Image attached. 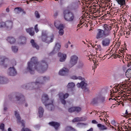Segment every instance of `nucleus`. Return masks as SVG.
Wrapping results in <instances>:
<instances>
[{"label": "nucleus", "instance_id": "nucleus-34", "mask_svg": "<svg viewBox=\"0 0 131 131\" xmlns=\"http://www.w3.org/2000/svg\"><path fill=\"white\" fill-rule=\"evenodd\" d=\"M75 86V84L73 83H68L67 86V88L68 89H72Z\"/></svg>", "mask_w": 131, "mask_h": 131}, {"label": "nucleus", "instance_id": "nucleus-15", "mask_svg": "<svg viewBox=\"0 0 131 131\" xmlns=\"http://www.w3.org/2000/svg\"><path fill=\"white\" fill-rule=\"evenodd\" d=\"M69 71V70L67 68H63L60 70L59 72V74L62 76L66 75L67 74Z\"/></svg>", "mask_w": 131, "mask_h": 131}, {"label": "nucleus", "instance_id": "nucleus-18", "mask_svg": "<svg viewBox=\"0 0 131 131\" xmlns=\"http://www.w3.org/2000/svg\"><path fill=\"white\" fill-rule=\"evenodd\" d=\"M49 99L47 95L44 94L42 95V97L41 101L42 103L44 104L47 103L49 100Z\"/></svg>", "mask_w": 131, "mask_h": 131}, {"label": "nucleus", "instance_id": "nucleus-39", "mask_svg": "<svg viewBox=\"0 0 131 131\" xmlns=\"http://www.w3.org/2000/svg\"><path fill=\"white\" fill-rule=\"evenodd\" d=\"M16 65V61L14 60H13L11 61L10 63V67H14V66Z\"/></svg>", "mask_w": 131, "mask_h": 131}, {"label": "nucleus", "instance_id": "nucleus-56", "mask_svg": "<svg viewBox=\"0 0 131 131\" xmlns=\"http://www.w3.org/2000/svg\"><path fill=\"white\" fill-rule=\"evenodd\" d=\"M58 12L57 11L56 12L54 13V14L53 15V16L55 17H56L57 16H58Z\"/></svg>", "mask_w": 131, "mask_h": 131}, {"label": "nucleus", "instance_id": "nucleus-42", "mask_svg": "<svg viewBox=\"0 0 131 131\" xmlns=\"http://www.w3.org/2000/svg\"><path fill=\"white\" fill-rule=\"evenodd\" d=\"M75 5V3L72 2H69L68 5V7H73Z\"/></svg>", "mask_w": 131, "mask_h": 131}, {"label": "nucleus", "instance_id": "nucleus-25", "mask_svg": "<svg viewBox=\"0 0 131 131\" xmlns=\"http://www.w3.org/2000/svg\"><path fill=\"white\" fill-rule=\"evenodd\" d=\"M44 112V110L42 107L40 106L39 108L38 113L39 114V117L40 118L43 115Z\"/></svg>", "mask_w": 131, "mask_h": 131}, {"label": "nucleus", "instance_id": "nucleus-12", "mask_svg": "<svg viewBox=\"0 0 131 131\" xmlns=\"http://www.w3.org/2000/svg\"><path fill=\"white\" fill-rule=\"evenodd\" d=\"M15 115L16 117L18 123H21L22 124V126L25 127V124L24 123V121L23 120L21 121V117L20 116L19 114L18 113H17L16 111L15 112Z\"/></svg>", "mask_w": 131, "mask_h": 131}, {"label": "nucleus", "instance_id": "nucleus-23", "mask_svg": "<svg viewBox=\"0 0 131 131\" xmlns=\"http://www.w3.org/2000/svg\"><path fill=\"white\" fill-rule=\"evenodd\" d=\"M6 40L11 44H13L16 41V40L15 38L12 37H7Z\"/></svg>", "mask_w": 131, "mask_h": 131}, {"label": "nucleus", "instance_id": "nucleus-31", "mask_svg": "<svg viewBox=\"0 0 131 131\" xmlns=\"http://www.w3.org/2000/svg\"><path fill=\"white\" fill-rule=\"evenodd\" d=\"M99 101L102 103H105V97L100 95H99Z\"/></svg>", "mask_w": 131, "mask_h": 131}, {"label": "nucleus", "instance_id": "nucleus-64", "mask_svg": "<svg viewBox=\"0 0 131 131\" xmlns=\"http://www.w3.org/2000/svg\"><path fill=\"white\" fill-rule=\"evenodd\" d=\"M125 114L126 115H130V114H128L127 110H126L125 112Z\"/></svg>", "mask_w": 131, "mask_h": 131}, {"label": "nucleus", "instance_id": "nucleus-41", "mask_svg": "<svg viewBox=\"0 0 131 131\" xmlns=\"http://www.w3.org/2000/svg\"><path fill=\"white\" fill-rule=\"evenodd\" d=\"M12 51L14 52H17L18 50V49L17 47L14 46H12Z\"/></svg>", "mask_w": 131, "mask_h": 131}, {"label": "nucleus", "instance_id": "nucleus-61", "mask_svg": "<svg viewBox=\"0 0 131 131\" xmlns=\"http://www.w3.org/2000/svg\"><path fill=\"white\" fill-rule=\"evenodd\" d=\"M86 131H93V129L92 128H91L89 130H87Z\"/></svg>", "mask_w": 131, "mask_h": 131}, {"label": "nucleus", "instance_id": "nucleus-44", "mask_svg": "<svg viewBox=\"0 0 131 131\" xmlns=\"http://www.w3.org/2000/svg\"><path fill=\"white\" fill-rule=\"evenodd\" d=\"M84 66V65L83 63L82 62H80L78 66V67L79 68H82Z\"/></svg>", "mask_w": 131, "mask_h": 131}, {"label": "nucleus", "instance_id": "nucleus-60", "mask_svg": "<svg viewBox=\"0 0 131 131\" xmlns=\"http://www.w3.org/2000/svg\"><path fill=\"white\" fill-rule=\"evenodd\" d=\"M116 54H112L111 56V57H114V58H116Z\"/></svg>", "mask_w": 131, "mask_h": 131}, {"label": "nucleus", "instance_id": "nucleus-22", "mask_svg": "<svg viewBox=\"0 0 131 131\" xmlns=\"http://www.w3.org/2000/svg\"><path fill=\"white\" fill-rule=\"evenodd\" d=\"M26 31L31 36H33L35 34L33 27H31L26 29Z\"/></svg>", "mask_w": 131, "mask_h": 131}, {"label": "nucleus", "instance_id": "nucleus-10", "mask_svg": "<svg viewBox=\"0 0 131 131\" xmlns=\"http://www.w3.org/2000/svg\"><path fill=\"white\" fill-rule=\"evenodd\" d=\"M1 59L0 64L3 65L4 67H6L7 66V63L9 62V59L5 57H2L1 58Z\"/></svg>", "mask_w": 131, "mask_h": 131}, {"label": "nucleus", "instance_id": "nucleus-27", "mask_svg": "<svg viewBox=\"0 0 131 131\" xmlns=\"http://www.w3.org/2000/svg\"><path fill=\"white\" fill-rule=\"evenodd\" d=\"M20 43L21 44H25L26 42V39L25 37H20Z\"/></svg>", "mask_w": 131, "mask_h": 131}, {"label": "nucleus", "instance_id": "nucleus-40", "mask_svg": "<svg viewBox=\"0 0 131 131\" xmlns=\"http://www.w3.org/2000/svg\"><path fill=\"white\" fill-rule=\"evenodd\" d=\"M94 47L96 49V50H99L100 51L102 49L101 46L100 45H95L94 46Z\"/></svg>", "mask_w": 131, "mask_h": 131}, {"label": "nucleus", "instance_id": "nucleus-14", "mask_svg": "<svg viewBox=\"0 0 131 131\" xmlns=\"http://www.w3.org/2000/svg\"><path fill=\"white\" fill-rule=\"evenodd\" d=\"M97 32L96 36V38L97 39L101 38L104 37L103 30L99 29H97Z\"/></svg>", "mask_w": 131, "mask_h": 131}, {"label": "nucleus", "instance_id": "nucleus-17", "mask_svg": "<svg viewBox=\"0 0 131 131\" xmlns=\"http://www.w3.org/2000/svg\"><path fill=\"white\" fill-rule=\"evenodd\" d=\"M50 126L54 127L56 130H58L59 127L60 126V123L55 122H52L49 123Z\"/></svg>", "mask_w": 131, "mask_h": 131}, {"label": "nucleus", "instance_id": "nucleus-13", "mask_svg": "<svg viewBox=\"0 0 131 131\" xmlns=\"http://www.w3.org/2000/svg\"><path fill=\"white\" fill-rule=\"evenodd\" d=\"M53 100H49V103L45 104V105L49 110L52 111L54 109V107L53 104Z\"/></svg>", "mask_w": 131, "mask_h": 131}, {"label": "nucleus", "instance_id": "nucleus-11", "mask_svg": "<svg viewBox=\"0 0 131 131\" xmlns=\"http://www.w3.org/2000/svg\"><path fill=\"white\" fill-rule=\"evenodd\" d=\"M17 72L14 67H10L8 69V74L11 76H14L16 75Z\"/></svg>", "mask_w": 131, "mask_h": 131}, {"label": "nucleus", "instance_id": "nucleus-43", "mask_svg": "<svg viewBox=\"0 0 131 131\" xmlns=\"http://www.w3.org/2000/svg\"><path fill=\"white\" fill-rule=\"evenodd\" d=\"M68 111L70 113H72L74 112V107H72L69 108L68 109Z\"/></svg>", "mask_w": 131, "mask_h": 131}, {"label": "nucleus", "instance_id": "nucleus-32", "mask_svg": "<svg viewBox=\"0 0 131 131\" xmlns=\"http://www.w3.org/2000/svg\"><path fill=\"white\" fill-rule=\"evenodd\" d=\"M125 75L127 78H131V69H129L127 70Z\"/></svg>", "mask_w": 131, "mask_h": 131}, {"label": "nucleus", "instance_id": "nucleus-51", "mask_svg": "<svg viewBox=\"0 0 131 131\" xmlns=\"http://www.w3.org/2000/svg\"><path fill=\"white\" fill-rule=\"evenodd\" d=\"M69 96V94L68 93L65 94L63 95V99H65L67 98Z\"/></svg>", "mask_w": 131, "mask_h": 131}, {"label": "nucleus", "instance_id": "nucleus-50", "mask_svg": "<svg viewBox=\"0 0 131 131\" xmlns=\"http://www.w3.org/2000/svg\"><path fill=\"white\" fill-rule=\"evenodd\" d=\"M21 131H31V130L28 128H23L22 129Z\"/></svg>", "mask_w": 131, "mask_h": 131}, {"label": "nucleus", "instance_id": "nucleus-58", "mask_svg": "<svg viewBox=\"0 0 131 131\" xmlns=\"http://www.w3.org/2000/svg\"><path fill=\"white\" fill-rule=\"evenodd\" d=\"M87 124H84L83 123H78L77 124V125H86Z\"/></svg>", "mask_w": 131, "mask_h": 131}, {"label": "nucleus", "instance_id": "nucleus-7", "mask_svg": "<svg viewBox=\"0 0 131 131\" xmlns=\"http://www.w3.org/2000/svg\"><path fill=\"white\" fill-rule=\"evenodd\" d=\"M78 59V57L75 55L72 56L68 64L70 68H71L75 65L77 63Z\"/></svg>", "mask_w": 131, "mask_h": 131}, {"label": "nucleus", "instance_id": "nucleus-16", "mask_svg": "<svg viewBox=\"0 0 131 131\" xmlns=\"http://www.w3.org/2000/svg\"><path fill=\"white\" fill-rule=\"evenodd\" d=\"M58 56L60 58L59 61L61 62L64 61L67 58V55L65 54H63L60 52L58 53Z\"/></svg>", "mask_w": 131, "mask_h": 131}, {"label": "nucleus", "instance_id": "nucleus-21", "mask_svg": "<svg viewBox=\"0 0 131 131\" xmlns=\"http://www.w3.org/2000/svg\"><path fill=\"white\" fill-rule=\"evenodd\" d=\"M99 101L98 95L92 99L91 101V103L93 105L97 104L99 103Z\"/></svg>", "mask_w": 131, "mask_h": 131}, {"label": "nucleus", "instance_id": "nucleus-2", "mask_svg": "<svg viewBox=\"0 0 131 131\" xmlns=\"http://www.w3.org/2000/svg\"><path fill=\"white\" fill-rule=\"evenodd\" d=\"M49 79V78L48 77H39L35 82L27 84L25 86V89L26 90L29 89L30 90L38 89L40 88L41 85L44 84L46 81Z\"/></svg>", "mask_w": 131, "mask_h": 131}, {"label": "nucleus", "instance_id": "nucleus-59", "mask_svg": "<svg viewBox=\"0 0 131 131\" xmlns=\"http://www.w3.org/2000/svg\"><path fill=\"white\" fill-rule=\"evenodd\" d=\"M92 55L91 54L90 55H89L88 57V59H92Z\"/></svg>", "mask_w": 131, "mask_h": 131}, {"label": "nucleus", "instance_id": "nucleus-36", "mask_svg": "<svg viewBox=\"0 0 131 131\" xmlns=\"http://www.w3.org/2000/svg\"><path fill=\"white\" fill-rule=\"evenodd\" d=\"M60 47L61 46L60 44L57 43L56 44L54 50H57L58 51L60 49Z\"/></svg>", "mask_w": 131, "mask_h": 131}, {"label": "nucleus", "instance_id": "nucleus-45", "mask_svg": "<svg viewBox=\"0 0 131 131\" xmlns=\"http://www.w3.org/2000/svg\"><path fill=\"white\" fill-rule=\"evenodd\" d=\"M4 124L3 123L1 124L0 125V129L2 131H4Z\"/></svg>", "mask_w": 131, "mask_h": 131}, {"label": "nucleus", "instance_id": "nucleus-37", "mask_svg": "<svg viewBox=\"0 0 131 131\" xmlns=\"http://www.w3.org/2000/svg\"><path fill=\"white\" fill-rule=\"evenodd\" d=\"M74 112L79 113L81 110V107L78 106H74Z\"/></svg>", "mask_w": 131, "mask_h": 131}, {"label": "nucleus", "instance_id": "nucleus-6", "mask_svg": "<svg viewBox=\"0 0 131 131\" xmlns=\"http://www.w3.org/2000/svg\"><path fill=\"white\" fill-rule=\"evenodd\" d=\"M13 27V22L10 20H7L5 22L2 21L0 23V28H4L6 30H10Z\"/></svg>", "mask_w": 131, "mask_h": 131}, {"label": "nucleus", "instance_id": "nucleus-1", "mask_svg": "<svg viewBox=\"0 0 131 131\" xmlns=\"http://www.w3.org/2000/svg\"><path fill=\"white\" fill-rule=\"evenodd\" d=\"M48 67L47 59L42 60L39 63L37 58L33 57L31 58V61L28 62L25 72H29L31 74H34L35 70H36L39 73H42L47 70Z\"/></svg>", "mask_w": 131, "mask_h": 131}, {"label": "nucleus", "instance_id": "nucleus-19", "mask_svg": "<svg viewBox=\"0 0 131 131\" xmlns=\"http://www.w3.org/2000/svg\"><path fill=\"white\" fill-rule=\"evenodd\" d=\"M87 119L86 117H77L74 118L72 120L73 122H78L80 121H85Z\"/></svg>", "mask_w": 131, "mask_h": 131}, {"label": "nucleus", "instance_id": "nucleus-33", "mask_svg": "<svg viewBox=\"0 0 131 131\" xmlns=\"http://www.w3.org/2000/svg\"><path fill=\"white\" fill-rule=\"evenodd\" d=\"M7 80L5 78L0 76V83L5 84L6 83Z\"/></svg>", "mask_w": 131, "mask_h": 131}, {"label": "nucleus", "instance_id": "nucleus-55", "mask_svg": "<svg viewBox=\"0 0 131 131\" xmlns=\"http://www.w3.org/2000/svg\"><path fill=\"white\" fill-rule=\"evenodd\" d=\"M120 104H113V105L111 106V108H113L114 107H116L117 106H118Z\"/></svg>", "mask_w": 131, "mask_h": 131}, {"label": "nucleus", "instance_id": "nucleus-46", "mask_svg": "<svg viewBox=\"0 0 131 131\" xmlns=\"http://www.w3.org/2000/svg\"><path fill=\"white\" fill-rule=\"evenodd\" d=\"M38 24L36 25L34 27L36 33H37L39 31L38 28Z\"/></svg>", "mask_w": 131, "mask_h": 131}, {"label": "nucleus", "instance_id": "nucleus-5", "mask_svg": "<svg viewBox=\"0 0 131 131\" xmlns=\"http://www.w3.org/2000/svg\"><path fill=\"white\" fill-rule=\"evenodd\" d=\"M41 37L42 41L49 43L53 41L54 38V36L52 34L50 36H48L46 31H42Z\"/></svg>", "mask_w": 131, "mask_h": 131}, {"label": "nucleus", "instance_id": "nucleus-35", "mask_svg": "<svg viewBox=\"0 0 131 131\" xmlns=\"http://www.w3.org/2000/svg\"><path fill=\"white\" fill-rule=\"evenodd\" d=\"M24 10L23 9H15L14 12L16 14L19 13L20 12H23L24 13V12H23Z\"/></svg>", "mask_w": 131, "mask_h": 131}, {"label": "nucleus", "instance_id": "nucleus-8", "mask_svg": "<svg viewBox=\"0 0 131 131\" xmlns=\"http://www.w3.org/2000/svg\"><path fill=\"white\" fill-rule=\"evenodd\" d=\"M58 22V21H55L54 22V25L59 30L58 32L59 35L62 36L64 33L63 29L64 28V26L62 24H60L58 25L57 24Z\"/></svg>", "mask_w": 131, "mask_h": 131}, {"label": "nucleus", "instance_id": "nucleus-26", "mask_svg": "<svg viewBox=\"0 0 131 131\" xmlns=\"http://www.w3.org/2000/svg\"><path fill=\"white\" fill-rule=\"evenodd\" d=\"M97 126L99 128V130L100 131L103 130L107 129V128L104 125H102L100 124H98Z\"/></svg>", "mask_w": 131, "mask_h": 131}, {"label": "nucleus", "instance_id": "nucleus-38", "mask_svg": "<svg viewBox=\"0 0 131 131\" xmlns=\"http://www.w3.org/2000/svg\"><path fill=\"white\" fill-rule=\"evenodd\" d=\"M103 32L104 37L108 36L111 34V31L103 30Z\"/></svg>", "mask_w": 131, "mask_h": 131}, {"label": "nucleus", "instance_id": "nucleus-53", "mask_svg": "<svg viewBox=\"0 0 131 131\" xmlns=\"http://www.w3.org/2000/svg\"><path fill=\"white\" fill-rule=\"evenodd\" d=\"M102 59V58H100V57H97L96 59V62H100Z\"/></svg>", "mask_w": 131, "mask_h": 131}, {"label": "nucleus", "instance_id": "nucleus-48", "mask_svg": "<svg viewBox=\"0 0 131 131\" xmlns=\"http://www.w3.org/2000/svg\"><path fill=\"white\" fill-rule=\"evenodd\" d=\"M93 9V10H91V11H90V12H91V13H92V14H93L95 13L96 14L97 10V9Z\"/></svg>", "mask_w": 131, "mask_h": 131}, {"label": "nucleus", "instance_id": "nucleus-57", "mask_svg": "<svg viewBox=\"0 0 131 131\" xmlns=\"http://www.w3.org/2000/svg\"><path fill=\"white\" fill-rule=\"evenodd\" d=\"M92 123L94 124H97L98 123V122L96 121L95 120H93L92 121Z\"/></svg>", "mask_w": 131, "mask_h": 131}, {"label": "nucleus", "instance_id": "nucleus-49", "mask_svg": "<svg viewBox=\"0 0 131 131\" xmlns=\"http://www.w3.org/2000/svg\"><path fill=\"white\" fill-rule=\"evenodd\" d=\"M59 95V97L61 99H63L64 94L62 93H60Z\"/></svg>", "mask_w": 131, "mask_h": 131}, {"label": "nucleus", "instance_id": "nucleus-20", "mask_svg": "<svg viewBox=\"0 0 131 131\" xmlns=\"http://www.w3.org/2000/svg\"><path fill=\"white\" fill-rule=\"evenodd\" d=\"M16 98L17 101H20L22 103H24L25 101V99L24 96L22 94H20L19 96H17Z\"/></svg>", "mask_w": 131, "mask_h": 131}, {"label": "nucleus", "instance_id": "nucleus-9", "mask_svg": "<svg viewBox=\"0 0 131 131\" xmlns=\"http://www.w3.org/2000/svg\"><path fill=\"white\" fill-rule=\"evenodd\" d=\"M111 39L108 37H105L102 40V44L104 47L109 46L110 45Z\"/></svg>", "mask_w": 131, "mask_h": 131}, {"label": "nucleus", "instance_id": "nucleus-62", "mask_svg": "<svg viewBox=\"0 0 131 131\" xmlns=\"http://www.w3.org/2000/svg\"><path fill=\"white\" fill-rule=\"evenodd\" d=\"M5 16V14H4L2 13L0 15L1 17H4Z\"/></svg>", "mask_w": 131, "mask_h": 131}, {"label": "nucleus", "instance_id": "nucleus-3", "mask_svg": "<svg viewBox=\"0 0 131 131\" xmlns=\"http://www.w3.org/2000/svg\"><path fill=\"white\" fill-rule=\"evenodd\" d=\"M70 78L73 80L79 79L82 80L83 81H82L80 83H78L77 84V86L79 88L81 87L85 91L87 92L89 91L88 89L86 87L87 84L85 83V82L83 81L85 80L84 78H83L80 76L77 77L75 75H72L71 76Z\"/></svg>", "mask_w": 131, "mask_h": 131}, {"label": "nucleus", "instance_id": "nucleus-47", "mask_svg": "<svg viewBox=\"0 0 131 131\" xmlns=\"http://www.w3.org/2000/svg\"><path fill=\"white\" fill-rule=\"evenodd\" d=\"M35 16L37 18H39L40 17V16L38 12L37 11H36L35 13Z\"/></svg>", "mask_w": 131, "mask_h": 131}, {"label": "nucleus", "instance_id": "nucleus-29", "mask_svg": "<svg viewBox=\"0 0 131 131\" xmlns=\"http://www.w3.org/2000/svg\"><path fill=\"white\" fill-rule=\"evenodd\" d=\"M30 42L32 46L34 48H36L37 49H39V47L38 46L35 42L33 39H31L30 41Z\"/></svg>", "mask_w": 131, "mask_h": 131}, {"label": "nucleus", "instance_id": "nucleus-54", "mask_svg": "<svg viewBox=\"0 0 131 131\" xmlns=\"http://www.w3.org/2000/svg\"><path fill=\"white\" fill-rule=\"evenodd\" d=\"M97 9V12L96 14V15H100L101 14V13H101H102V12H101V11H100V10H98V9Z\"/></svg>", "mask_w": 131, "mask_h": 131}, {"label": "nucleus", "instance_id": "nucleus-4", "mask_svg": "<svg viewBox=\"0 0 131 131\" xmlns=\"http://www.w3.org/2000/svg\"><path fill=\"white\" fill-rule=\"evenodd\" d=\"M64 17L65 20L69 22L73 21L74 18V14L71 11L66 9L63 12Z\"/></svg>", "mask_w": 131, "mask_h": 131}, {"label": "nucleus", "instance_id": "nucleus-28", "mask_svg": "<svg viewBox=\"0 0 131 131\" xmlns=\"http://www.w3.org/2000/svg\"><path fill=\"white\" fill-rule=\"evenodd\" d=\"M103 28L104 29V30L106 31H110L112 28L111 26H109L106 24H105L104 25Z\"/></svg>", "mask_w": 131, "mask_h": 131}, {"label": "nucleus", "instance_id": "nucleus-63", "mask_svg": "<svg viewBox=\"0 0 131 131\" xmlns=\"http://www.w3.org/2000/svg\"><path fill=\"white\" fill-rule=\"evenodd\" d=\"M7 108L6 107H4V111H7Z\"/></svg>", "mask_w": 131, "mask_h": 131}, {"label": "nucleus", "instance_id": "nucleus-52", "mask_svg": "<svg viewBox=\"0 0 131 131\" xmlns=\"http://www.w3.org/2000/svg\"><path fill=\"white\" fill-rule=\"evenodd\" d=\"M61 102L62 104L64 105H65L66 104V101L64 99H61Z\"/></svg>", "mask_w": 131, "mask_h": 131}, {"label": "nucleus", "instance_id": "nucleus-30", "mask_svg": "<svg viewBox=\"0 0 131 131\" xmlns=\"http://www.w3.org/2000/svg\"><path fill=\"white\" fill-rule=\"evenodd\" d=\"M75 129L71 126H67L65 127L64 131H74Z\"/></svg>", "mask_w": 131, "mask_h": 131}, {"label": "nucleus", "instance_id": "nucleus-24", "mask_svg": "<svg viewBox=\"0 0 131 131\" xmlns=\"http://www.w3.org/2000/svg\"><path fill=\"white\" fill-rule=\"evenodd\" d=\"M118 4L121 5V7L123 8L124 6H125V0H115Z\"/></svg>", "mask_w": 131, "mask_h": 131}]
</instances>
